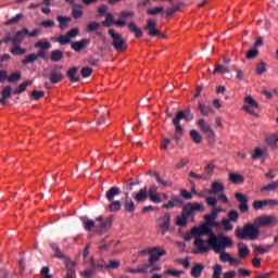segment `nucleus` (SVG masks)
Returning a JSON list of instances; mask_svg holds the SVG:
<instances>
[{
    "instance_id": "3c124183",
    "label": "nucleus",
    "mask_w": 278,
    "mask_h": 278,
    "mask_svg": "<svg viewBox=\"0 0 278 278\" xmlns=\"http://www.w3.org/2000/svg\"><path fill=\"white\" fill-rule=\"evenodd\" d=\"M97 227V224L92 219H88L84 222V229L85 231H92Z\"/></svg>"
},
{
    "instance_id": "4d7b16f0",
    "label": "nucleus",
    "mask_w": 278,
    "mask_h": 278,
    "mask_svg": "<svg viewBox=\"0 0 278 278\" xmlns=\"http://www.w3.org/2000/svg\"><path fill=\"white\" fill-rule=\"evenodd\" d=\"M21 18H23V13H17L14 17L7 21L4 23V25H14V24L18 23V21H21Z\"/></svg>"
},
{
    "instance_id": "7c9ffc66",
    "label": "nucleus",
    "mask_w": 278,
    "mask_h": 278,
    "mask_svg": "<svg viewBox=\"0 0 278 278\" xmlns=\"http://www.w3.org/2000/svg\"><path fill=\"white\" fill-rule=\"evenodd\" d=\"M202 116H210V114H214V109L210 105H205L201 102H199V105H198Z\"/></svg>"
},
{
    "instance_id": "8fccbe9b",
    "label": "nucleus",
    "mask_w": 278,
    "mask_h": 278,
    "mask_svg": "<svg viewBox=\"0 0 278 278\" xmlns=\"http://www.w3.org/2000/svg\"><path fill=\"white\" fill-rule=\"evenodd\" d=\"M225 249H227V248H224L219 252H215V253H220L219 260L222 262H230L231 261V254L225 252Z\"/></svg>"
},
{
    "instance_id": "473e14b6",
    "label": "nucleus",
    "mask_w": 278,
    "mask_h": 278,
    "mask_svg": "<svg viewBox=\"0 0 278 278\" xmlns=\"http://www.w3.org/2000/svg\"><path fill=\"white\" fill-rule=\"evenodd\" d=\"M34 84V80H26L22 83L15 90H13V94H23L25 90H27V86H31Z\"/></svg>"
},
{
    "instance_id": "bf43d9fd",
    "label": "nucleus",
    "mask_w": 278,
    "mask_h": 278,
    "mask_svg": "<svg viewBox=\"0 0 278 278\" xmlns=\"http://www.w3.org/2000/svg\"><path fill=\"white\" fill-rule=\"evenodd\" d=\"M238 218H240V214L238 213V211H230L228 213V220L232 223H238Z\"/></svg>"
},
{
    "instance_id": "2f4dec72",
    "label": "nucleus",
    "mask_w": 278,
    "mask_h": 278,
    "mask_svg": "<svg viewBox=\"0 0 278 278\" xmlns=\"http://www.w3.org/2000/svg\"><path fill=\"white\" fill-rule=\"evenodd\" d=\"M64 59V52L62 50H52L50 60L51 62H62Z\"/></svg>"
},
{
    "instance_id": "bb28decb",
    "label": "nucleus",
    "mask_w": 278,
    "mask_h": 278,
    "mask_svg": "<svg viewBox=\"0 0 278 278\" xmlns=\"http://www.w3.org/2000/svg\"><path fill=\"white\" fill-rule=\"evenodd\" d=\"M227 73H231V70H229V66L223 64H216L213 71V75H225Z\"/></svg>"
},
{
    "instance_id": "49530a36",
    "label": "nucleus",
    "mask_w": 278,
    "mask_h": 278,
    "mask_svg": "<svg viewBox=\"0 0 278 278\" xmlns=\"http://www.w3.org/2000/svg\"><path fill=\"white\" fill-rule=\"evenodd\" d=\"M121 207H123V204L118 200H113L112 203L109 205L110 212H118Z\"/></svg>"
},
{
    "instance_id": "20e7f679",
    "label": "nucleus",
    "mask_w": 278,
    "mask_h": 278,
    "mask_svg": "<svg viewBox=\"0 0 278 278\" xmlns=\"http://www.w3.org/2000/svg\"><path fill=\"white\" fill-rule=\"evenodd\" d=\"M235 235L239 240H257L260 238V228L253 224H245L242 228L238 227Z\"/></svg>"
},
{
    "instance_id": "e433bc0d",
    "label": "nucleus",
    "mask_w": 278,
    "mask_h": 278,
    "mask_svg": "<svg viewBox=\"0 0 278 278\" xmlns=\"http://www.w3.org/2000/svg\"><path fill=\"white\" fill-rule=\"evenodd\" d=\"M238 249H239V257L241 258L247 257L251 253V250H249V247H247V244L244 243H239Z\"/></svg>"
},
{
    "instance_id": "f704fd0d",
    "label": "nucleus",
    "mask_w": 278,
    "mask_h": 278,
    "mask_svg": "<svg viewBox=\"0 0 278 278\" xmlns=\"http://www.w3.org/2000/svg\"><path fill=\"white\" fill-rule=\"evenodd\" d=\"M116 21L114 20V14L106 13L105 20L102 22L103 27H112L115 25Z\"/></svg>"
},
{
    "instance_id": "c756f323",
    "label": "nucleus",
    "mask_w": 278,
    "mask_h": 278,
    "mask_svg": "<svg viewBox=\"0 0 278 278\" xmlns=\"http://www.w3.org/2000/svg\"><path fill=\"white\" fill-rule=\"evenodd\" d=\"M255 255H264V253H268L270 249H273V244L267 245H253Z\"/></svg>"
},
{
    "instance_id": "9b49d317",
    "label": "nucleus",
    "mask_w": 278,
    "mask_h": 278,
    "mask_svg": "<svg viewBox=\"0 0 278 278\" xmlns=\"http://www.w3.org/2000/svg\"><path fill=\"white\" fill-rule=\"evenodd\" d=\"M159 228L161 229V233H166L170 230V213H165L162 217L157 219Z\"/></svg>"
},
{
    "instance_id": "774afa93",
    "label": "nucleus",
    "mask_w": 278,
    "mask_h": 278,
    "mask_svg": "<svg viewBox=\"0 0 278 278\" xmlns=\"http://www.w3.org/2000/svg\"><path fill=\"white\" fill-rule=\"evenodd\" d=\"M264 155V150L256 148L252 154V160H260Z\"/></svg>"
},
{
    "instance_id": "9d476101",
    "label": "nucleus",
    "mask_w": 278,
    "mask_h": 278,
    "mask_svg": "<svg viewBox=\"0 0 278 278\" xmlns=\"http://www.w3.org/2000/svg\"><path fill=\"white\" fill-rule=\"evenodd\" d=\"M235 199L239 202V211L241 214L249 212V198L240 192L235 193Z\"/></svg>"
},
{
    "instance_id": "c9c22d12",
    "label": "nucleus",
    "mask_w": 278,
    "mask_h": 278,
    "mask_svg": "<svg viewBox=\"0 0 278 278\" xmlns=\"http://www.w3.org/2000/svg\"><path fill=\"white\" fill-rule=\"evenodd\" d=\"M190 138L191 140L195 143V144H201L203 137H201V134L198 130H190L189 131Z\"/></svg>"
},
{
    "instance_id": "338daca9",
    "label": "nucleus",
    "mask_w": 278,
    "mask_h": 278,
    "mask_svg": "<svg viewBox=\"0 0 278 278\" xmlns=\"http://www.w3.org/2000/svg\"><path fill=\"white\" fill-rule=\"evenodd\" d=\"M92 275H94V269L92 267L80 273V276L84 278H91Z\"/></svg>"
},
{
    "instance_id": "79ce46f5",
    "label": "nucleus",
    "mask_w": 278,
    "mask_h": 278,
    "mask_svg": "<svg viewBox=\"0 0 278 278\" xmlns=\"http://www.w3.org/2000/svg\"><path fill=\"white\" fill-rule=\"evenodd\" d=\"M91 268H93V271L97 273V270H105V263H96L94 257L90 258Z\"/></svg>"
},
{
    "instance_id": "6e6552de",
    "label": "nucleus",
    "mask_w": 278,
    "mask_h": 278,
    "mask_svg": "<svg viewBox=\"0 0 278 278\" xmlns=\"http://www.w3.org/2000/svg\"><path fill=\"white\" fill-rule=\"evenodd\" d=\"M198 125L202 132L205 134L206 138L208 139V142H214V139L216 138V134L212 129V126L210 124L205 123V119L201 118L198 121Z\"/></svg>"
},
{
    "instance_id": "58836bf2",
    "label": "nucleus",
    "mask_w": 278,
    "mask_h": 278,
    "mask_svg": "<svg viewBox=\"0 0 278 278\" xmlns=\"http://www.w3.org/2000/svg\"><path fill=\"white\" fill-rule=\"evenodd\" d=\"M229 181L232 184H244V176L236 173L229 174Z\"/></svg>"
},
{
    "instance_id": "423d86ee",
    "label": "nucleus",
    "mask_w": 278,
    "mask_h": 278,
    "mask_svg": "<svg viewBox=\"0 0 278 278\" xmlns=\"http://www.w3.org/2000/svg\"><path fill=\"white\" fill-rule=\"evenodd\" d=\"M194 250H192V253L194 255H199L201 253H207L210 251H214V245L210 244V239L203 240L201 237H195L193 241Z\"/></svg>"
},
{
    "instance_id": "052dcab7",
    "label": "nucleus",
    "mask_w": 278,
    "mask_h": 278,
    "mask_svg": "<svg viewBox=\"0 0 278 278\" xmlns=\"http://www.w3.org/2000/svg\"><path fill=\"white\" fill-rule=\"evenodd\" d=\"M3 99H10L12 97V87L5 86L1 92Z\"/></svg>"
},
{
    "instance_id": "cd10ccee",
    "label": "nucleus",
    "mask_w": 278,
    "mask_h": 278,
    "mask_svg": "<svg viewBox=\"0 0 278 278\" xmlns=\"http://www.w3.org/2000/svg\"><path fill=\"white\" fill-rule=\"evenodd\" d=\"M56 21L59 22L60 29H66V27H68V25H71L72 18L67 17V16L59 15L56 17Z\"/></svg>"
},
{
    "instance_id": "f3484780",
    "label": "nucleus",
    "mask_w": 278,
    "mask_h": 278,
    "mask_svg": "<svg viewBox=\"0 0 278 278\" xmlns=\"http://www.w3.org/2000/svg\"><path fill=\"white\" fill-rule=\"evenodd\" d=\"M58 68L62 70V66L60 65L54 66V70L50 73L49 79L51 84H60V81L64 79V74H62L61 72H56Z\"/></svg>"
},
{
    "instance_id": "39448f33",
    "label": "nucleus",
    "mask_w": 278,
    "mask_h": 278,
    "mask_svg": "<svg viewBox=\"0 0 278 278\" xmlns=\"http://www.w3.org/2000/svg\"><path fill=\"white\" fill-rule=\"evenodd\" d=\"M110 38L112 39V47L118 53H123V51H127V40L123 37V34L116 33L114 28L108 30Z\"/></svg>"
},
{
    "instance_id": "aec40b11",
    "label": "nucleus",
    "mask_w": 278,
    "mask_h": 278,
    "mask_svg": "<svg viewBox=\"0 0 278 278\" xmlns=\"http://www.w3.org/2000/svg\"><path fill=\"white\" fill-rule=\"evenodd\" d=\"M218 212H220V210L216 208L211 214L205 215V225L208 227H218V223L215 222L216 216H218Z\"/></svg>"
},
{
    "instance_id": "f257e3e1",
    "label": "nucleus",
    "mask_w": 278,
    "mask_h": 278,
    "mask_svg": "<svg viewBox=\"0 0 278 278\" xmlns=\"http://www.w3.org/2000/svg\"><path fill=\"white\" fill-rule=\"evenodd\" d=\"M192 233L197 236H208V244L214 247V253H219L223 249H230L233 247V239L228 236L219 235L218 237L212 230V227L207 224H203L200 227H193Z\"/></svg>"
},
{
    "instance_id": "6e6d98bb",
    "label": "nucleus",
    "mask_w": 278,
    "mask_h": 278,
    "mask_svg": "<svg viewBox=\"0 0 278 278\" xmlns=\"http://www.w3.org/2000/svg\"><path fill=\"white\" fill-rule=\"evenodd\" d=\"M99 27H101V24H99V22H91L87 25V31L92 34L93 31H97Z\"/></svg>"
},
{
    "instance_id": "412c9836",
    "label": "nucleus",
    "mask_w": 278,
    "mask_h": 278,
    "mask_svg": "<svg viewBox=\"0 0 278 278\" xmlns=\"http://www.w3.org/2000/svg\"><path fill=\"white\" fill-rule=\"evenodd\" d=\"M124 207L126 212H136V204H134V200L129 197V190L125 191Z\"/></svg>"
},
{
    "instance_id": "09e8293b",
    "label": "nucleus",
    "mask_w": 278,
    "mask_h": 278,
    "mask_svg": "<svg viewBox=\"0 0 278 278\" xmlns=\"http://www.w3.org/2000/svg\"><path fill=\"white\" fill-rule=\"evenodd\" d=\"M278 188V180L271 182V184H268L266 186H264L262 189H261V192H270V190H277Z\"/></svg>"
},
{
    "instance_id": "69168bd1",
    "label": "nucleus",
    "mask_w": 278,
    "mask_h": 278,
    "mask_svg": "<svg viewBox=\"0 0 278 278\" xmlns=\"http://www.w3.org/2000/svg\"><path fill=\"white\" fill-rule=\"evenodd\" d=\"M30 94L33 99H35V101H38L39 99H42V97H45V91L33 90Z\"/></svg>"
},
{
    "instance_id": "6ab92c4d",
    "label": "nucleus",
    "mask_w": 278,
    "mask_h": 278,
    "mask_svg": "<svg viewBox=\"0 0 278 278\" xmlns=\"http://www.w3.org/2000/svg\"><path fill=\"white\" fill-rule=\"evenodd\" d=\"M148 197L152 203H162V198L160 197V193H157V186L152 185L149 188Z\"/></svg>"
},
{
    "instance_id": "37998d69",
    "label": "nucleus",
    "mask_w": 278,
    "mask_h": 278,
    "mask_svg": "<svg viewBox=\"0 0 278 278\" xmlns=\"http://www.w3.org/2000/svg\"><path fill=\"white\" fill-rule=\"evenodd\" d=\"M121 267V261L111 260L108 264H105V270H116V268Z\"/></svg>"
},
{
    "instance_id": "ea45409f",
    "label": "nucleus",
    "mask_w": 278,
    "mask_h": 278,
    "mask_svg": "<svg viewBox=\"0 0 278 278\" xmlns=\"http://www.w3.org/2000/svg\"><path fill=\"white\" fill-rule=\"evenodd\" d=\"M266 142L271 149H277V142H278V135L274 134L266 138Z\"/></svg>"
},
{
    "instance_id": "393cba45",
    "label": "nucleus",
    "mask_w": 278,
    "mask_h": 278,
    "mask_svg": "<svg viewBox=\"0 0 278 278\" xmlns=\"http://www.w3.org/2000/svg\"><path fill=\"white\" fill-rule=\"evenodd\" d=\"M218 192H225V185H223V182L213 181L208 194H218Z\"/></svg>"
},
{
    "instance_id": "13d9d810",
    "label": "nucleus",
    "mask_w": 278,
    "mask_h": 278,
    "mask_svg": "<svg viewBox=\"0 0 278 278\" xmlns=\"http://www.w3.org/2000/svg\"><path fill=\"white\" fill-rule=\"evenodd\" d=\"M51 269L49 266H43L40 270V276L43 278H53V275L50 274Z\"/></svg>"
},
{
    "instance_id": "680f3d73",
    "label": "nucleus",
    "mask_w": 278,
    "mask_h": 278,
    "mask_svg": "<svg viewBox=\"0 0 278 278\" xmlns=\"http://www.w3.org/2000/svg\"><path fill=\"white\" fill-rule=\"evenodd\" d=\"M222 225L224 227L225 231H231V229H233V225L231 224V222L227 218H224L222 220Z\"/></svg>"
},
{
    "instance_id": "a19ab883",
    "label": "nucleus",
    "mask_w": 278,
    "mask_h": 278,
    "mask_svg": "<svg viewBox=\"0 0 278 278\" xmlns=\"http://www.w3.org/2000/svg\"><path fill=\"white\" fill-rule=\"evenodd\" d=\"M35 49H41L42 51H49V49H51V42L49 41H37L35 43Z\"/></svg>"
},
{
    "instance_id": "de8ad7c7",
    "label": "nucleus",
    "mask_w": 278,
    "mask_h": 278,
    "mask_svg": "<svg viewBox=\"0 0 278 278\" xmlns=\"http://www.w3.org/2000/svg\"><path fill=\"white\" fill-rule=\"evenodd\" d=\"M244 103L249 105L248 108H254V109L260 108V104L251 96L245 97Z\"/></svg>"
},
{
    "instance_id": "ddd939ff",
    "label": "nucleus",
    "mask_w": 278,
    "mask_h": 278,
    "mask_svg": "<svg viewBox=\"0 0 278 278\" xmlns=\"http://www.w3.org/2000/svg\"><path fill=\"white\" fill-rule=\"evenodd\" d=\"M131 197L137 203H144L149 199V190L143 187L138 192H132Z\"/></svg>"
},
{
    "instance_id": "0e129e2a",
    "label": "nucleus",
    "mask_w": 278,
    "mask_h": 278,
    "mask_svg": "<svg viewBox=\"0 0 278 278\" xmlns=\"http://www.w3.org/2000/svg\"><path fill=\"white\" fill-rule=\"evenodd\" d=\"M21 79V73H13L8 77L9 84H14Z\"/></svg>"
},
{
    "instance_id": "2eb2a0df",
    "label": "nucleus",
    "mask_w": 278,
    "mask_h": 278,
    "mask_svg": "<svg viewBox=\"0 0 278 278\" xmlns=\"http://www.w3.org/2000/svg\"><path fill=\"white\" fill-rule=\"evenodd\" d=\"M266 205H278L277 200H255L252 203L253 210H264Z\"/></svg>"
},
{
    "instance_id": "a18cd8bd",
    "label": "nucleus",
    "mask_w": 278,
    "mask_h": 278,
    "mask_svg": "<svg viewBox=\"0 0 278 278\" xmlns=\"http://www.w3.org/2000/svg\"><path fill=\"white\" fill-rule=\"evenodd\" d=\"M153 176L156 177V181L157 184H161V186H165L166 188H170L173 186V181L162 179L160 174L154 172Z\"/></svg>"
},
{
    "instance_id": "c03bdc74",
    "label": "nucleus",
    "mask_w": 278,
    "mask_h": 278,
    "mask_svg": "<svg viewBox=\"0 0 278 278\" xmlns=\"http://www.w3.org/2000/svg\"><path fill=\"white\" fill-rule=\"evenodd\" d=\"M37 61L38 59L36 56V53H30L26 55L24 60H22V64H24V66H27V64H34V62H37Z\"/></svg>"
},
{
    "instance_id": "864d4df0",
    "label": "nucleus",
    "mask_w": 278,
    "mask_h": 278,
    "mask_svg": "<svg viewBox=\"0 0 278 278\" xmlns=\"http://www.w3.org/2000/svg\"><path fill=\"white\" fill-rule=\"evenodd\" d=\"M161 12H164V7H155L153 9H149L147 11V14H149L150 16H155L157 14H161Z\"/></svg>"
},
{
    "instance_id": "4c0bfd02",
    "label": "nucleus",
    "mask_w": 278,
    "mask_h": 278,
    "mask_svg": "<svg viewBox=\"0 0 278 278\" xmlns=\"http://www.w3.org/2000/svg\"><path fill=\"white\" fill-rule=\"evenodd\" d=\"M11 53L12 55H25V53H27V49L22 48L21 45H13Z\"/></svg>"
},
{
    "instance_id": "f03ea898",
    "label": "nucleus",
    "mask_w": 278,
    "mask_h": 278,
    "mask_svg": "<svg viewBox=\"0 0 278 278\" xmlns=\"http://www.w3.org/2000/svg\"><path fill=\"white\" fill-rule=\"evenodd\" d=\"M198 212H205V206L199 202H189L182 205L181 215L176 216L175 225L177 227H186L189 219L194 223V216H197Z\"/></svg>"
},
{
    "instance_id": "5fc2aeb1",
    "label": "nucleus",
    "mask_w": 278,
    "mask_h": 278,
    "mask_svg": "<svg viewBox=\"0 0 278 278\" xmlns=\"http://www.w3.org/2000/svg\"><path fill=\"white\" fill-rule=\"evenodd\" d=\"M71 40L72 39L70 38V36L67 34H65V35L60 36L56 39V42H59V45L64 46V45H70Z\"/></svg>"
},
{
    "instance_id": "5701e85b",
    "label": "nucleus",
    "mask_w": 278,
    "mask_h": 278,
    "mask_svg": "<svg viewBox=\"0 0 278 278\" xmlns=\"http://www.w3.org/2000/svg\"><path fill=\"white\" fill-rule=\"evenodd\" d=\"M112 227V217H106L105 220L101 222L100 225L96 226V231L102 233V231H108Z\"/></svg>"
},
{
    "instance_id": "dca6fc26",
    "label": "nucleus",
    "mask_w": 278,
    "mask_h": 278,
    "mask_svg": "<svg viewBox=\"0 0 278 278\" xmlns=\"http://www.w3.org/2000/svg\"><path fill=\"white\" fill-rule=\"evenodd\" d=\"M27 34H29V29L27 28L17 30L12 37V45H23V40H25V36H27Z\"/></svg>"
},
{
    "instance_id": "f8f14e48",
    "label": "nucleus",
    "mask_w": 278,
    "mask_h": 278,
    "mask_svg": "<svg viewBox=\"0 0 278 278\" xmlns=\"http://www.w3.org/2000/svg\"><path fill=\"white\" fill-rule=\"evenodd\" d=\"M184 205V199L180 195H174L172 199L162 205L163 210H173V207H181Z\"/></svg>"
},
{
    "instance_id": "4be33fe9",
    "label": "nucleus",
    "mask_w": 278,
    "mask_h": 278,
    "mask_svg": "<svg viewBox=\"0 0 278 278\" xmlns=\"http://www.w3.org/2000/svg\"><path fill=\"white\" fill-rule=\"evenodd\" d=\"M50 249H52L54 253L53 257H56V260H65V262L70 260L66 257V254L62 252V250L60 249V245H58L56 243H50Z\"/></svg>"
},
{
    "instance_id": "a211bd4d",
    "label": "nucleus",
    "mask_w": 278,
    "mask_h": 278,
    "mask_svg": "<svg viewBox=\"0 0 278 278\" xmlns=\"http://www.w3.org/2000/svg\"><path fill=\"white\" fill-rule=\"evenodd\" d=\"M88 45H90V39L84 38L79 41L72 42L71 47L73 51H76V53H79L80 51H84V49H86Z\"/></svg>"
},
{
    "instance_id": "72a5a7b5",
    "label": "nucleus",
    "mask_w": 278,
    "mask_h": 278,
    "mask_svg": "<svg viewBox=\"0 0 278 278\" xmlns=\"http://www.w3.org/2000/svg\"><path fill=\"white\" fill-rule=\"evenodd\" d=\"M128 29L129 31H132V34H135V36L137 38H142L143 36V33H142V29H140L139 27H137L136 23L135 22H130L128 24Z\"/></svg>"
},
{
    "instance_id": "b1692460",
    "label": "nucleus",
    "mask_w": 278,
    "mask_h": 278,
    "mask_svg": "<svg viewBox=\"0 0 278 278\" xmlns=\"http://www.w3.org/2000/svg\"><path fill=\"white\" fill-rule=\"evenodd\" d=\"M122 192L123 191H121V188L116 186L111 187L105 193L106 201H114V198L122 194Z\"/></svg>"
},
{
    "instance_id": "4468645a",
    "label": "nucleus",
    "mask_w": 278,
    "mask_h": 278,
    "mask_svg": "<svg viewBox=\"0 0 278 278\" xmlns=\"http://www.w3.org/2000/svg\"><path fill=\"white\" fill-rule=\"evenodd\" d=\"M144 29L148 30V36H160V29H157V22L154 20L149 18L147 21V25L144 26Z\"/></svg>"
},
{
    "instance_id": "1a4fd4ad",
    "label": "nucleus",
    "mask_w": 278,
    "mask_h": 278,
    "mask_svg": "<svg viewBox=\"0 0 278 278\" xmlns=\"http://www.w3.org/2000/svg\"><path fill=\"white\" fill-rule=\"evenodd\" d=\"M149 255L150 258L148 261V264H150V266H153L155 262L160 261V257H162V255H166V250L161 248H149Z\"/></svg>"
},
{
    "instance_id": "e2e57ef3",
    "label": "nucleus",
    "mask_w": 278,
    "mask_h": 278,
    "mask_svg": "<svg viewBox=\"0 0 278 278\" xmlns=\"http://www.w3.org/2000/svg\"><path fill=\"white\" fill-rule=\"evenodd\" d=\"M266 73V63L261 62L256 66V75H264Z\"/></svg>"
},
{
    "instance_id": "c85d7f7f",
    "label": "nucleus",
    "mask_w": 278,
    "mask_h": 278,
    "mask_svg": "<svg viewBox=\"0 0 278 278\" xmlns=\"http://www.w3.org/2000/svg\"><path fill=\"white\" fill-rule=\"evenodd\" d=\"M78 71H79V68H77V67H72L67 71V77L74 84L77 81H80L79 76H77Z\"/></svg>"
},
{
    "instance_id": "603ef678",
    "label": "nucleus",
    "mask_w": 278,
    "mask_h": 278,
    "mask_svg": "<svg viewBox=\"0 0 278 278\" xmlns=\"http://www.w3.org/2000/svg\"><path fill=\"white\" fill-rule=\"evenodd\" d=\"M213 270V278H220V275L223 274V265H214Z\"/></svg>"
},
{
    "instance_id": "7ed1b4c3",
    "label": "nucleus",
    "mask_w": 278,
    "mask_h": 278,
    "mask_svg": "<svg viewBox=\"0 0 278 278\" xmlns=\"http://www.w3.org/2000/svg\"><path fill=\"white\" fill-rule=\"evenodd\" d=\"M181 121H186L190 123L194 121V114L190 109H186L185 111H178L175 118H173L172 123L175 126L174 140L179 142L181 140V136H184V127L181 126Z\"/></svg>"
},
{
    "instance_id": "a878e982",
    "label": "nucleus",
    "mask_w": 278,
    "mask_h": 278,
    "mask_svg": "<svg viewBox=\"0 0 278 278\" xmlns=\"http://www.w3.org/2000/svg\"><path fill=\"white\" fill-rule=\"evenodd\" d=\"M205 269V266L201 263H197L192 268H191V277L193 278H199L201 277L203 270Z\"/></svg>"
},
{
    "instance_id": "0eeeda50",
    "label": "nucleus",
    "mask_w": 278,
    "mask_h": 278,
    "mask_svg": "<svg viewBox=\"0 0 278 278\" xmlns=\"http://www.w3.org/2000/svg\"><path fill=\"white\" fill-rule=\"evenodd\" d=\"M256 227H275L278 225V218L275 215H262L254 219Z\"/></svg>"
}]
</instances>
